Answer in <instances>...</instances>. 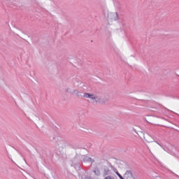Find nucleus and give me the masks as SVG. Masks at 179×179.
Masks as SVG:
<instances>
[{
    "label": "nucleus",
    "mask_w": 179,
    "mask_h": 179,
    "mask_svg": "<svg viewBox=\"0 0 179 179\" xmlns=\"http://www.w3.org/2000/svg\"><path fill=\"white\" fill-rule=\"evenodd\" d=\"M123 179H135V177H134V175L131 171H127L124 173Z\"/></svg>",
    "instance_id": "nucleus-1"
},
{
    "label": "nucleus",
    "mask_w": 179,
    "mask_h": 179,
    "mask_svg": "<svg viewBox=\"0 0 179 179\" xmlns=\"http://www.w3.org/2000/svg\"><path fill=\"white\" fill-rule=\"evenodd\" d=\"M84 97H85V99H91V100H96V99H97V96L96 95L89 93H85Z\"/></svg>",
    "instance_id": "nucleus-2"
},
{
    "label": "nucleus",
    "mask_w": 179,
    "mask_h": 179,
    "mask_svg": "<svg viewBox=\"0 0 179 179\" xmlns=\"http://www.w3.org/2000/svg\"><path fill=\"white\" fill-rule=\"evenodd\" d=\"M111 19L112 20H118V13H113L111 14Z\"/></svg>",
    "instance_id": "nucleus-3"
},
{
    "label": "nucleus",
    "mask_w": 179,
    "mask_h": 179,
    "mask_svg": "<svg viewBox=\"0 0 179 179\" xmlns=\"http://www.w3.org/2000/svg\"><path fill=\"white\" fill-rule=\"evenodd\" d=\"M116 174H117V176H118V177H119L120 179H124V177H122V176H121V174H120V173L117 172Z\"/></svg>",
    "instance_id": "nucleus-4"
}]
</instances>
